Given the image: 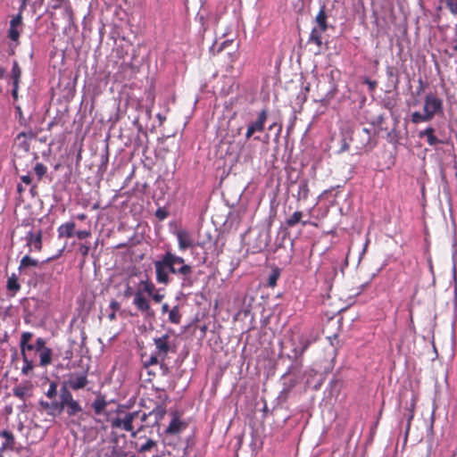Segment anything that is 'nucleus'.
Instances as JSON below:
<instances>
[{
	"instance_id": "obj_1",
	"label": "nucleus",
	"mask_w": 457,
	"mask_h": 457,
	"mask_svg": "<svg viewBox=\"0 0 457 457\" xmlns=\"http://www.w3.org/2000/svg\"><path fill=\"white\" fill-rule=\"evenodd\" d=\"M154 265L156 281L159 284L168 285L170 282V274L180 279V287L183 289L191 288L197 281L193 266L187 263L183 257L170 251L165 252Z\"/></svg>"
},
{
	"instance_id": "obj_2",
	"label": "nucleus",
	"mask_w": 457,
	"mask_h": 457,
	"mask_svg": "<svg viewBox=\"0 0 457 457\" xmlns=\"http://www.w3.org/2000/svg\"><path fill=\"white\" fill-rule=\"evenodd\" d=\"M444 112L443 100L436 93H428L424 96L422 112L415 111L411 114L413 124L431 121L436 115Z\"/></svg>"
},
{
	"instance_id": "obj_3",
	"label": "nucleus",
	"mask_w": 457,
	"mask_h": 457,
	"mask_svg": "<svg viewBox=\"0 0 457 457\" xmlns=\"http://www.w3.org/2000/svg\"><path fill=\"white\" fill-rule=\"evenodd\" d=\"M32 337L33 334L29 331L23 332L21 336L20 348L23 361V366L21 368V373L23 375H28L34 369V358L30 357V353H37L38 350L46 345V340L42 337L37 338L36 344H31L30 340Z\"/></svg>"
},
{
	"instance_id": "obj_4",
	"label": "nucleus",
	"mask_w": 457,
	"mask_h": 457,
	"mask_svg": "<svg viewBox=\"0 0 457 457\" xmlns=\"http://www.w3.org/2000/svg\"><path fill=\"white\" fill-rule=\"evenodd\" d=\"M377 132L373 126L370 128H361L354 131L353 141L356 143V148L361 151H371L378 144Z\"/></svg>"
},
{
	"instance_id": "obj_5",
	"label": "nucleus",
	"mask_w": 457,
	"mask_h": 457,
	"mask_svg": "<svg viewBox=\"0 0 457 457\" xmlns=\"http://www.w3.org/2000/svg\"><path fill=\"white\" fill-rule=\"evenodd\" d=\"M317 340V336L312 332L303 333L297 337V342L292 339L293 358L297 368H301L302 362L299 359L303 356L308 347Z\"/></svg>"
},
{
	"instance_id": "obj_6",
	"label": "nucleus",
	"mask_w": 457,
	"mask_h": 457,
	"mask_svg": "<svg viewBox=\"0 0 457 457\" xmlns=\"http://www.w3.org/2000/svg\"><path fill=\"white\" fill-rule=\"evenodd\" d=\"M22 14L21 12H19L10 21V27L7 31V37L11 40L9 47L12 54H14L15 48L20 45L19 39L21 36V31L22 29Z\"/></svg>"
},
{
	"instance_id": "obj_7",
	"label": "nucleus",
	"mask_w": 457,
	"mask_h": 457,
	"mask_svg": "<svg viewBox=\"0 0 457 457\" xmlns=\"http://www.w3.org/2000/svg\"><path fill=\"white\" fill-rule=\"evenodd\" d=\"M170 332L171 330H169L161 337H156L153 339L155 345L154 352L161 356L162 361L168 356L169 353H174L176 351L175 345L170 340Z\"/></svg>"
},
{
	"instance_id": "obj_8",
	"label": "nucleus",
	"mask_w": 457,
	"mask_h": 457,
	"mask_svg": "<svg viewBox=\"0 0 457 457\" xmlns=\"http://www.w3.org/2000/svg\"><path fill=\"white\" fill-rule=\"evenodd\" d=\"M138 411L126 412L124 416H118L113 419L111 422V427L112 428H119L125 430L127 432H131L134 436L133 432V421L137 418Z\"/></svg>"
},
{
	"instance_id": "obj_9",
	"label": "nucleus",
	"mask_w": 457,
	"mask_h": 457,
	"mask_svg": "<svg viewBox=\"0 0 457 457\" xmlns=\"http://www.w3.org/2000/svg\"><path fill=\"white\" fill-rule=\"evenodd\" d=\"M133 304L140 312L145 314L146 316L152 317L154 315V312L150 306L149 301L144 295L143 291L140 288H138L134 293Z\"/></svg>"
},
{
	"instance_id": "obj_10",
	"label": "nucleus",
	"mask_w": 457,
	"mask_h": 457,
	"mask_svg": "<svg viewBox=\"0 0 457 457\" xmlns=\"http://www.w3.org/2000/svg\"><path fill=\"white\" fill-rule=\"evenodd\" d=\"M267 118H268V112L265 109L262 110L259 112L256 120L249 123V125L247 126V129H246V133H245L246 139H249L250 137H252L254 135V133H256V132L263 131Z\"/></svg>"
},
{
	"instance_id": "obj_11",
	"label": "nucleus",
	"mask_w": 457,
	"mask_h": 457,
	"mask_svg": "<svg viewBox=\"0 0 457 457\" xmlns=\"http://www.w3.org/2000/svg\"><path fill=\"white\" fill-rule=\"evenodd\" d=\"M88 383L87 372H73L67 375L65 385L73 390L84 388Z\"/></svg>"
},
{
	"instance_id": "obj_12",
	"label": "nucleus",
	"mask_w": 457,
	"mask_h": 457,
	"mask_svg": "<svg viewBox=\"0 0 457 457\" xmlns=\"http://www.w3.org/2000/svg\"><path fill=\"white\" fill-rule=\"evenodd\" d=\"M25 240L30 251L39 252L42 249V231L40 229L28 231Z\"/></svg>"
},
{
	"instance_id": "obj_13",
	"label": "nucleus",
	"mask_w": 457,
	"mask_h": 457,
	"mask_svg": "<svg viewBox=\"0 0 457 457\" xmlns=\"http://www.w3.org/2000/svg\"><path fill=\"white\" fill-rule=\"evenodd\" d=\"M39 267L40 262L37 260L31 258L29 255H25L20 262L19 271L21 275L30 276L32 270Z\"/></svg>"
},
{
	"instance_id": "obj_14",
	"label": "nucleus",
	"mask_w": 457,
	"mask_h": 457,
	"mask_svg": "<svg viewBox=\"0 0 457 457\" xmlns=\"http://www.w3.org/2000/svg\"><path fill=\"white\" fill-rule=\"evenodd\" d=\"M177 239L179 249L180 251H186L187 248L193 247L195 245V241L191 236V234L185 229L178 230L175 233Z\"/></svg>"
},
{
	"instance_id": "obj_15",
	"label": "nucleus",
	"mask_w": 457,
	"mask_h": 457,
	"mask_svg": "<svg viewBox=\"0 0 457 457\" xmlns=\"http://www.w3.org/2000/svg\"><path fill=\"white\" fill-rule=\"evenodd\" d=\"M135 448L139 453H146L154 450L157 453V443L151 438H145L143 440L142 437H139L135 443Z\"/></svg>"
},
{
	"instance_id": "obj_16",
	"label": "nucleus",
	"mask_w": 457,
	"mask_h": 457,
	"mask_svg": "<svg viewBox=\"0 0 457 457\" xmlns=\"http://www.w3.org/2000/svg\"><path fill=\"white\" fill-rule=\"evenodd\" d=\"M76 224L74 221H68L59 226L57 228L59 237L70 238L75 234Z\"/></svg>"
},
{
	"instance_id": "obj_17",
	"label": "nucleus",
	"mask_w": 457,
	"mask_h": 457,
	"mask_svg": "<svg viewBox=\"0 0 457 457\" xmlns=\"http://www.w3.org/2000/svg\"><path fill=\"white\" fill-rule=\"evenodd\" d=\"M73 400H74V398L72 396V394L67 388V386L65 384L62 385L60 389V401L58 402L59 406L61 407V410L64 411L65 404H67L68 403H70Z\"/></svg>"
},
{
	"instance_id": "obj_18",
	"label": "nucleus",
	"mask_w": 457,
	"mask_h": 457,
	"mask_svg": "<svg viewBox=\"0 0 457 457\" xmlns=\"http://www.w3.org/2000/svg\"><path fill=\"white\" fill-rule=\"evenodd\" d=\"M327 13H326V6L322 4L318 14L315 17V22L318 25V28H320L321 31H326L328 29V22H327Z\"/></svg>"
},
{
	"instance_id": "obj_19",
	"label": "nucleus",
	"mask_w": 457,
	"mask_h": 457,
	"mask_svg": "<svg viewBox=\"0 0 457 457\" xmlns=\"http://www.w3.org/2000/svg\"><path fill=\"white\" fill-rule=\"evenodd\" d=\"M91 406L96 415H101L107 406L105 396L103 395H98L93 401Z\"/></svg>"
},
{
	"instance_id": "obj_20",
	"label": "nucleus",
	"mask_w": 457,
	"mask_h": 457,
	"mask_svg": "<svg viewBox=\"0 0 457 457\" xmlns=\"http://www.w3.org/2000/svg\"><path fill=\"white\" fill-rule=\"evenodd\" d=\"M39 404L42 408L48 411V414L54 416L56 414H61L63 411L61 410L59 406V403L57 401L47 403L43 400L39 402Z\"/></svg>"
},
{
	"instance_id": "obj_21",
	"label": "nucleus",
	"mask_w": 457,
	"mask_h": 457,
	"mask_svg": "<svg viewBox=\"0 0 457 457\" xmlns=\"http://www.w3.org/2000/svg\"><path fill=\"white\" fill-rule=\"evenodd\" d=\"M39 353L40 358V366H47L50 364L52 361V350L44 345V346L38 350L37 352Z\"/></svg>"
},
{
	"instance_id": "obj_22",
	"label": "nucleus",
	"mask_w": 457,
	"mask_h": 457,
	"mask_svg": "<svg viewBox=\"0 0 457 457\" xmlns=\"http://www.w3.org/2000/svg\"><path fill=\"white\" fill-rule=\"evenodd\" d=\"M15 144H17L18 147L23 150L25 153H29L30 150V140L26 137L24 133H19L15 137Z\"/></svg>"
},
{
	"instance_id": "obj_23",
	"label": "nucleus",
	"mask_w": 457,
	"mask_h": 457,
	"mask_svg": "<svg viewBox=\"0 0 457 457\" xmlns=\"http://www.w3.org/2000/svg\"><path fill=\"white\" fill-rule=\"evenodd\" d=\"M0 436L5 439V441L3 443L2 448L13 450L15 439L12 433L8 430H3L0 433Z\"/></svg>"
},
{
	"instance_id": "obj_24",
	"label": "nucleus",
	"mask_w": 457,
	"mask_h": 457,
	"mask_svg": "<svg viewBox=\"0 0 457 457\" xmlns=\"http://www.w3.org/2000/svg\"><path fill=\"white\" fill-rule=\"evenodd\" d=\"M64 411L69 417H73L82 411V407L79 403L74 399L73 401L65 404Z\"/></svg>"
},
{
	"instance_id": "obj_25",
	"label": "nucleus",
	"mask_w": 457,
	"mask_h": 457,
	"mask_svg": "<svg viewBox=\"0 0 457 457\" xmlns=\"http://www.w3.org/2000/svg\"><path fill=\"white\" fill-rule=\"evenodd\" d=\"M165 407L162 405H157L154 409H153L148 415L151 417L154 416V420L152 423V426L157 425L158 422L163 418L165 415Z\"/></svg>"
},
{
	"instance_id": "obj_26",
	"label": "nucleus",
	"mask_w": 457,
	"mask_h": 457,
	"mask_svg": "<svg viewBox=\"0 0 457 457\" xmlns=\"http://www.w3.org/2000/svg\"><path fill=\"white\" fill-rule=\"evenodd\" d=\"M323 32L320 30V28H313L308 42L314 43L318 47H320L322 46L321 35Z\"/></svg>"
},
{
	"instance_id": "obj_27",
	"label": "nucleus",
	"mask_w": 457,
	"mask_h": 457,
	"mask_svg": "<svg viewBox=\"0 0 457 457\" xmlns=\"http://www.w3.org/2000/svg\"><path fill=\"white\" fill-rule=\"evenodd\" d=\"M138 286L139 288L143 291V294L145 293L148 296L153 295V293L155 290L154 284L152 281H150L147 278L145 279L140 280Z\"/></svg>"
},
{
	"instance_id": "obj_28",
	"label": "nucleus",
	"mask_w": 457,
	"mask_h": 457,
	"mask_svg": "<svg viewBox=\"0 0 457 457\" xmlns=\"http://www.w3.org/2000/svg\"><path fill=\"white\" fill-rule=\"evenodd\" d=\"M303 216V214L302 212H300V211L295 212L290 217H288L285 220L286 227L287 228H293V227H295L296 224H298L299 222L302 221Z\"/></svg>"
},
{
	"instance_id": "obj_29",
	"label": "nucleus",
	"mask_w": 457,
	"mask_h": 457,
	"mask_svg": "<svg viewBox=\"0 0 457 457\" xmlns=\"http://www.w3.org/2000/svg\"><path fill=\"white\" fill-rule=\"evenodd\" d=\"M309 196V186L306 180H302L298 184L297 199L306 200Z\"/></svg>"
},
{
	"instance_id": "obj_30",
	"label": "nucleus",
	"mask_w": 457,
	"mask_h": 457,
	"mask_svg": "<svg viewBox=\"0 0 457 457\" xmlns=\"http://www.w3.org/2000/svg\"><path fill=\"white\" fill-rule=\"evenodd\" d=\"M21 77V69L19 66L18 62L14 61L12 62V71H11V78L12 80V85H19L20 80Z\"/></svg>"
},
{
	"instance_id": "obj_31",
	"label": "nucleus",
	"mask_w": 457,
	"mask_h": 457,
	"mask_svg": "<svg viewBox=\"0 0 457 457\" xmlns=\"http://www.w3.org/2000/svg\"><path fill=\"white\" fill-rule=\"evenodd\" d=\"M182 422L178 418H173L166 428L168 434H178L181 431Z\"/></svg>"
},
{
	"instance_id": "obj_32",
	"label": "nucleus",
	"mask_w": 457,
	"mask_h": 457,
	"mask_svg": "<svg viewBox=\"0 0 457 457\" xmlns=\"http://www.w3.org/2000/svg\"><path fill=\"white\" fill-rule=\"evenodd\" d=\"M181 320V314L178 305L174 306L169 312V321L173 324H179Z\"/></svg>"
},
{
	"instance_id": "obj_33",
	"label": "nucleus",
	"mask_w": 457,
	"mask_h": 457,
	"mask_svg": "<svg viewBox=\"0 0 457 457\" xmlns=\"http://www.w3.org/2000/svg\"><path fill=\"white\" fill-rule=\"evenodd\" d=\"M29 388L27 386H17L13 388V395L21 400H25L29 395Z\"/></svg>"
},
{
	"instance_id": "obj_34",
	"label": "nucleus",
	"mask_w": 457,
	"mask_h": 457,
	"mask_svg": "<svg viewBox=\"0 0 457 457\" xmlns=\"http://www.w3.org/2000/svg\"><path fill=\"white\" fill-rule=\"evenodd\" d=\"M14 109L19 124L23 127H29L28 120L24 117L21 107L20 105H15Z\"/></svg>"
},
{
	"instance_id": "obj_35",
	"label": "nucleus",
	"mask_w": 457,
	"mask_h": 457,
	"mask_svg": "<svg viewBox=\"0 0 457 457\" xmlns=\"http://www.w3.org/2000/svg\"><path fill=\"white\" fill-rule=\"evenodd\" d=\"M34 171L37 176V179H41L46 175L47 168L43 163L37 162L34 167Z\"/></svg>"
},
{
	"instance_id": "obj_36",
	"label": "nucleus",
	"mask_w": 457,
	"mask_h": 457,
	"mask_svg": "<svg viewBox=\"0 0 457 457\" xmlns=\"http://www.w3.org/2000/svg\"><path fill=\"white\" fill-rule=\"evenodd\" d=\"M6 287L8 290L13 292H16L20 289V285L18 284L16 278L13 277L8 278Z\"/></svg>"
},
{
	"instance_id": "obj_37",
	"label": "nucleus",
	"mask_w": 457,
	"mask_h": 457,
	"mask_svg": "<svg viewBox=\"0 0 457 457\" xmlns=\"http://www.w3.org/2000/svg\"><path fill=\"white\" fill-rule=\"evenodd\" d=\"M57 395V384L55 382H51L49 387L46 393V395L52 399L54 398Z\"/></svg>"
},
{
	"instance_id": "obj_38",
	"label": "nucleus",
	"mask_w": 457,
	"mask_h": 457,
	"mask_svg": "<svg viewBox=\"0 0 457 457\" xmlns=\"http://www.w3.org/2000/svg\"><path fill=\"white\" fill-rule=\"evenodd\" d=\"M279 277L278 270H275L271 272L268 278V285L271 287H274L277 284V280Z\"/></svg>"
},
{
	"instance_id": "obj_39",
	"label": "nucleus",
	"mask_w": 457,
	"mask_h": 457,
	"mask_svg": "<svg viewBox=\"0 0 457 457\" xmlns=\"http://www.w3.org/2000/svg\"><path fill=\"white\" fill-rule=\"evenodd\" d=\"M445 4L452 14H457V0H445Z\"/></svg>"
},
{
	"instance_id": "obj_40",
	"label": "nucleus",
	"mask_w": 457,
	"mask_h": 457,
	"mask_svg": "<svg viewBox=\"0 0 457 457\" xmlns=\"http://www.w3.org/2000/svg\"><path fill=\"white\" fill-rule=\"evenodd\" d=\"M349 149V143L346 137H342L337 154H342Z\"/></svg>"
},
{
	"instance_id": "obj_41",
	"label": "nucleus",
	"mask_w": 457,
	"mask_h": 457,
	"mask_svg": "<svg viewBox=\"0 0 457 457\" xmlns=\"http://www.w3.org/2000/svg\"><path fill=\"white\" fill-rule=\"evenodd\" d=\"M74 236H76L79 239H85L91 236V231L89 229L78 230L75 231Z\"/></svg>"
},
{
	"instance_id": "obj_42",
	"label": "nucleus",
	"mask_w": 457,
	"mask_h": 457,
	"mask_svg": "<svg viewBox=\"0 0 457 457\" xmlns=\"http://www.w3.org/2000/svg\"><path fill=\"white\" fill-rule=\"evenodd\" d=\"M89 250H90V246L88 245H86V244H80L79 245V248H78V251L79 253L83 256V257H86L87 256L88 253H89Z\"/></svg>"
},
{
	"instance_id": "obj_43",
	"label": "nucleus",
	"mask_w": 457,
	"mask_h": 457,
	"mask_svg": "<svg viewBox=\"0 0 457 457\" xmlns=\"http://www.w3.org/2000/svg\"><path fill=\"white\" fill-rule=\"evenodd\" d=\"M408 411H409V413H408V416H407V428H406L407 431L410 429L411 422V420L413 419V416H414V404L413 403L411 404V407H410V409Z\"/></svg>"
},
{
	"instance_id": "obj_44",
	"label": "nucleus",
	"mask_w": 457,
	"mask_h": 457,
	"mask_svg": "<svg viewBox=\"0 0 457 457\" xmlns=\"http://www.w3.org/2000/svg\"><path fill=\"white\" fill-rule=\"evenodd\" d=\"M435 133V129L432 127H428L426 129L421 130L419 132L418 136L420 138H422L424 137H429V135H432Z\"/></svg>"
},
{
	"instance_id": "obj_45",
	"label": "nucleus",
	"mask_w": 457,
	"mask_h": 457,
	"mask_svg": "<svg viewBox=\"0 0 457 457\" xmlns=\"http://www.w3.org/2000/svg\"><path fill=\"white\" fill-rule=\"evenodd\" d=\"M159 358H161V356L159 354H156V352H154L150 356L149 360L147 361V362L145 363V366L157 364L159 362Z\"/></svg>"
},
{
	"instance_id": "obj_46",
	"label": "nucleus",
	"mask_w": 457,
	"mask_h": 457,
	"mask_svg": "<svg viewBox=\"0 0 457 457\" xmlns=\"http://www.w3.org/2000/svg\"><path fill=\"white\" fill-rule=\"evenodd\" d=\"M427 141L431 146L440 143V140L435 136V134L429 135V137H427Z\"/></svg>"
},
{
	"instance_id": "obj_47",
	"label": "nucleus",
	"mask_w": 457,
	"mask_h": 457,
	"mask_svg": "<svg viewBox=\"0 0 457 457\" xmlns=\"http://www.w3.org/2000/svg\"><path fill=\"white\" fill-rule=\"evenodd\" d=\"M21 133H24L26 137L29 138V140L37 137V133L34 132L31 129H29L27 131H21Z\"/></svg>"
},
{
	"instance_id": "obj_48",
	"label": "nucleus",
	"mask_w": 457,
	"mask_h": 457,
	"mask_svg": "<svg viewBox=\"0 0 457 457\" xmlns=\"http://www.w3.org/2000/svg\"><path fill=\"white\" fill-rule=\"evenodd\" d=\"M150 297H152V299L155 302V303H160L164 295L160 294V293H153V295H150Z\"/></svg>"
},
{
	"instance_id": "obj_49",
	"label": "nucleus",
	"mask_w": 457,
	"mask_h": 457,
	"mask_svg": "<svg viewBox=\"0 0 457 457\" xmlns=\"http://www.w3.org/2000/svg\"><path fill=\"white\" fill-rule=\"evenodd\" d=\"M155 216L159 220H164L167 217V212L162 209H158L155 212Z\"/></svg>"
},
{
	"instance_id": "obj_50",
	"label": "nucleus",
	"mask_w": 457,
	"mask_h": 457,
	"mask_svg": "<svg viewBox=\"0 0 457 457\" xmlns=\"http://www.w3.org/2000/svg\"><path fill=\"white\" fill-rule=\"evenodd\" d=\"M110 308L112 311L117 312L120 308V304L116 300H112L110 303Z\"/></svg>"
},
{
	"instance_id": "obj_51",
	"label": "nucleus",
	"mask_w": 457,
	"mask_h": 457,
	"mask_svg": "<svg viewBox=\"0 0 457 457\" xmlns=\"http://www.w3.org/2000/svg\"><path fill=\"white\" fill-rule=\"evenodd\" d=\"M18 91H19V85H12V96L13 98L14 101H17L18 100Z\"/></svg>"
},
{
	"instance_id": "obj_52",
	"label": "nucleus",
	"mask_w": 457,
	"mask_h": 457,
	"mask_svg": "<svg viewBox=\"0 0 457 457\" xmlns=\"http://www.w3.org/2000/svg\"><path fill=\"white\" fill-rule=\"evenodd\" d=\"M21 179L26 185H30L32 182L31 177L29 175H23L21 177Z\"/></svg>"
},
{
	"instance_id": "obj_53",
	"label": "nucleus",
	"mask_w": 457,
	"mask_h": 457,
	"mask_svg": "<svg viewBox=\"0 0 457 457\" xmlns=\"http://www.w3.org/2000/svg\"><path fill=\"white\" fill-rule=\"evenodd\" d=\"M62 0H52L51 7L53 9L60 8L62 5Z\"/></svg>"
},
{
	"instance_id": "obj_54",
	"label": "nucleus",
	"mask_w": 457,
	"mask_h": 457,
	"mask_svg": "<svg viewBox=\"0 0 457 457\" xmlns=\"http://www.w3.org/2000/svg\"><path fill=\"white\" fill-rule=\"evenodd\" d=\"M365 83L369 86L370 89L373 90L376 86H377V82L374 81V80H370L369 79H365Z\"/></svg>"
},
{
	"instance_id": "obj_55",
	"label": "nucleus",
	"mask_w": 457,
	"mask_h": 457,
	"mask_svg": "<svg viewBox=\"0 0 457 457\" xmlns=\"http://www.w3.org/2000/svg\"><path fill=\"white\" fill-rule=\"evenodd\" d=\"M21 6H20V12H22V11L26 8L27 4H28V2L29 0H21Z\"/></svg>"
},
{
	"instance_id": "obj_56",
	"label": "nucleus",
	"mask_w": 457,
	"mask_h": 457,
	"mask_svg": "<svg viewBox=\"0 0 457 457\" xmlns=\"http://www.w3.org/2000/svg\"><path fill=\"white\" fill-rule=\"evenodd\" d=\"M170 312V309H169V304L168 303H163L162 305V313H166V312Z\"/></svg>"
},
{
	"instance_id": "obj_57",
	"label": "nucleus",
	"mask_w": 457,
	"mask_h": 457,
	"mask_svg": "<svg viewBox=\"0 0 457 457\" xmlns=\"http://www.w3.org/2000/svg\"><path fill=\"white\" fill-rule=\"evenodd\" d=\"M75 218L79 220H84L87 219V215L85 213H79L75 216Z\"/></svg>"
},
{
	"instance_id": "obj_58",
	"label": "nucleus",
	"mask_w": 457,
	"mask_h": 457,
	"mask_svg": "<svg viewBox=\"0 0 457 457\" xmlns=\"http://www.w3.org/2000/svg\"><path fill=\"white\" fill-rule=\"evenodd\" d=\"M108 318L111 321L116 320V312L112 311V312L109 313Z\"/></svg>"
},
{
	"instance_id": "obj_59",
	"label": "nucleus",
	"mask_w": 457,
	"mask_h": 457,
	"mask_svg": "<svg viewBox=\"0 0 457 457\" xmlns=\"http://www.w3.org/2000/svg\"><path fill=\"white\" fill-rule=\"evenodd\" d=\"M156 117H157V119L160 120V123H161V124H162V123L166 120L165 116H163V115H162V114H161V113H158V114L156 115Z\"/></svg>"
},
{
	"instance_id": "obj_60",
	"label": "nucleus",
	"mask_w": 457,
	"mask_h": 457,
	"mask_svg": "<svg viewBox=\"0 0 457 457\" xmlns=\"http://www.w3.org/2000/svg\"><path fill=\"white\" fill-rule=\"evenodd\" d=\"M62 251H63V249H61L59 251L58 254H56L55 256H53V257H49L46 262H49L51 260H54L55 258L59 257L62 254Z\"/></svg>"
},
{
	"instance_id": "obj_61",
	"label": "nucleus",
	"mask_w": 457,
	"mask_h": 457,
	"mask_svg": "<svg viewBox=\"0 0 457 457\" xmlns=\"http://www.w3.org/2000/svg\"><path fill=\"white\" fill-rule=\"evenodd\" d=\"M125 296H130L131 295V287H128L127 289L124 292Z\"/></svg>"
},
{
	"instance_id": "obj_62",
	"label": "nucleus",
	"mask_w": 457,
	"mask_h": 457,
	"mask_svg": "<svg viewBox=\"0 0 457 457\" xmlns=\"http://www.w3.org/2000/svg\"><path fill=\"white\" fill-rule=\"evenodd\" d=\"M5 74V69L0 66V79L4 78Z\"/></svg>"
},
{
	"instance_id": "obj_63",
	"label": "nucleus",
	"mask_w": 457,
	"mask_h": 457,
	"mask_svg": "<svg viewBox=\"0 0 457 457\" xmlns=\"http://www.w3.org/2000/svg\"><path fill=\"white\" fill-rule=\"evenodd\" d=\"M419 82H420V88L418 90V94L424 89L423 81L421 79H420Z\"/></svg>"
},
{
	"instance_id": "obj_64",
	"label": "nucleus",
	"mask_w": 457,
	"mask_h": 457,
	"mask_svg": "<svg viewBox=\"0 0 457 457\" xmlns=\"http://www.w3.org/2000/svg\"><path fill=\"white\" fill-rule=\"evenodd\" d=\"M148 417H151L150 415H148V413H144L142 416H141V420L142 421H145L147 420Z\"/></svg>"
}]
</instances>
